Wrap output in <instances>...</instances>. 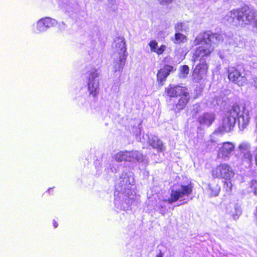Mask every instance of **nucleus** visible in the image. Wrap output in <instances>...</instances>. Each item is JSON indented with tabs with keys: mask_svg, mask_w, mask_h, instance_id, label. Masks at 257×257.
I'll use <instances>...</instances> for the list:
<instances>
[{
	"mask_svg": "<svg viewBox=\"0 0 257 257\" xmlns=\"http://www.w3.org/2000/svg\"><path fill=\"white\" fill-rule=\"evenodd\" d=\"M237 119L239 127L240 130H243L248 125L249 120L248 112L244 107H240L238 105L232 106L223 118L222 126L219 127L218 130L215 131L211 136V142H216L213 138L217 134L218 132L223 133L230 131L233 127Z\"/></svg>",
	"mask_w": 257,
	"mask_h": 257,
	"instance_id": "f03ea898",
	"label": "nucleus"
},
{
	"mask_svg": "<svg viewBox=\"0 0 257 257\" xmlns=\"http://www.w3.org/2000/svg\"><path fill=\"white\" fill-rule=\"evenodd\" d=\"M228 78L230 81L242 86L247 81L246 78L241 75V73L235 68L229 67L228 68Z\"/></svg>",
	"mask_w": 257,
	"mask_h": 257,
	"instance_id": "1a4fd4ad",
	"label": "nucleus"
},
{
	"mask_svg": "<svg viewBox=\"0 0 257 257\" xmlns=\"http://www.w3.org/2000/svg\"><path fill=\"white\" fill-rule=\"evenodd\" d=\"M220 190V187L217 184L212 183L208 185V191L212 197L218 196Z\"/></svg>",
	"mask_w": 257,
	"mask_h": 257,
	"instance_id": "4be33fe9",
	"label": "nucleus"
},
{
	"mask_svg": "<svg viewBox=\"0 0 257 257\" xmlns=\"http://www.w3.org/2000/svg\"><path fill=\"white\" fill-rule=\"evenodd\" d=\"M126 151H120L113 157L114 159L117 162L127 161Z\"/></svg>",
	"mask_w": 257,
	"mask_h": 257,
	"instance_id": "b1692460",
	"label": "nucleus"
},
{
	"mask_svg": "<svg viewBox=\"0 0 257 257\" xmlns=\"http://www.w3.org/2000/svg\"><path fill=\"white\" fill-rule=\"evenodd\" d=\"M241 158L243 162H246L248 166L250 165L252 162V155L250 151L241 153Z\"/></svg>",
	"mask_w": 257,
	"mask_h": 257,
	"instance_id": "393cba45",
	"label": "nucleus"
},
{
	"mask_svg": "<svg viewBox=\"0 0 257 257\" xmlns=\"http://www.w3.org/2000/svg\"><path fill=\"white\" fill-rule=\"evenodd\" d=\"M167 95L170 97L181 96L188 91L187 89L179 85H170L166 89Z\"/></svg>",
	"mask_w": 257,
	"mask_h": 257,
	"instance_id": "9b49d317",
	"label": "nucleus"
},
{
	"mask_svg": "<svg viewBox=\"0 0 257 257\" xmlns=\"http://www.w3.org/2000/svg\"><path fill=\"white\" fill-rule=\"evenodd\" d=\"M231 168L227 164H221L212 170V175L214 178L230 179L234 176Z\"/></svg>",
	"mask_w": 257,
	"mask_h": 257,
	"instance_id": "0eeeda50",
	"label": "nucleus"
},
{
	"mask_svg": "<svg viewBox=\"0 0 257 257\" xmlns=\"http://www.w3.org/2000/svg\"><path fill=\"white\" fill-rule=\"evenodd\" d=\"M51 189H52V188H49V189H48V191L49 192Z\"/></svg>",
	"mask_w": 257,
	"mask_h": 257,
	"instance_id": "a19ab883",
	"label": "nucleus"
},
{
	"mask_svg": "<svg viewBox=\"0 0 257 257\" xmlns=\"http://www.w3.org/2000/svg\"><path fill=\"white\" fill-rule=\"evenodd\" d=\"M57 21L50 17H45L39 19L34 27L33 32L39 34L46 32L49 28L55 26Z\"/></svg>",
	"mask_w": 257,
	"mask_h": 257,
	"instance_id": "6e6552de",
	"label": "nucleus"
},
{
	"mask_svg": "<svg viewBox=\"0 0 257 257\" xmlns=\"http://www.w3.org/2000/svg\"><path fill=\"white\" fill-rule=\"evenodd\" d=\"M189 72V68L187 65H184L180 67V73L179 74V77L185 78L187 77V75Z\"/></svg>",
	"mask_w": 257,
	"mask_h": 257,
	"instance_id": "a878e982",
	"label": "nucleus"
},
{
	"mask_svg": "<svg viewBox=\"0 0 257 257\" xmlns=\"http://www.w3.org/2000/svg\"><path fill=\"white\" fill-rule=\"evenodd\" d=\"M214 119V114L212 113H205L199 117V122L202 124L209 126Z\"/></svg>",
	"mask_w": 257,
	"mask_h": 257,
	"instance_id": "a211bd4d",
	"label": "nucleus"
},
{
	"mask_svg": "<svg viewBox=\"0 0 257 257\" xmlns=\"http://www.w3.org/2000/svg\"><path fill=\"white\" fill-rule=\"evenodd\" d=\"M173 70V67L170 65H165L157 73V79L160 83L165 81L170 73Z\"/></svg>",
	"mask_w": 257,
	"mask_h": 257,
	"instance_id": "4468645a",
	"label": "nucleus"
},
{
	"mask_svg": "<svg viewBox=\"0 0 257 257\" xmlns=\"http://www.w3.org/2000/svg\"><path fill=\"white\" fill-rule=\"evenodd\" d=\"M159 4L161 5H167L172 3L173 0H158Z\"/></svg>",
	"mask_w": 257,
	"mask_h": 257,
	"instance_id": "2f4dec72",
	"label": "nucleus"
},
{
	"mask_svg": "<svg viewBox=\"0 0 257 257\" xmlns=\"http://www.w3.org/2000/svg\"><path fill=\"white\" fill-rule=\"evenodd\" d=\"M193 185L191 183L187 185H181L174 186L171 189L170 197L167 200L169 204H172L184 197L190 195L193 190Z\"/></svg>",
	"mask_w": 257,
	"mask_h": 257,
	"instance_id": "39448f33",
	"label": "nucleus"
},
{
	"mask_svg": "<svg viewBox=\"0 0 257 257\" xmlns=\"http://www.w3.org/2000/svg\"><path fill=\"white\" fill-rule=\"evenodd\" d=\"M176 32H187L189 30V25L187 22H178L174 26Z\"/></svg>",
	"mask_w": 257,
	"mask_h": 257,
	"instance_id": "412c9836",
	"label": "nucleus"
},
{
	"mask_svg": "<svg viewBox=\"0 0 257 257\" xmlns=\"http://www.w3.org/2000/svg\"><path fill=\"white\" fill-rule=\"evenodd\" d=\"M59 7L63 9L67 12H69L71 11V7L69 4H68L66 2L63 1L62 3H60L59 4Z\"/></svg>",
	"mask_w": 257,
	"mask_h": 257,
	"instance_id": "c85d7f7f",
	"label": "nucleus"
},
{
	"mask_svg": "<svg viewBox=\"0 0 257 257\" xmlns=\"http://www.w3.org/2000/svg\"><path fill=\"white\" fill-rule=\"evenodd\" d=\"M164 254L162 252H160V253L158 254L156 257H163Z\"/></svg>",
	"mask_w": 257,
	"mask_h": 257,
	"instance_id": "c9c22d12",
	"label": "nucleus"
},
{
	"mask_svg": "<svg viewBox=\"0 0 257 257\" xmlns=\"http://www.w3.org/2000/svg\"><path fill=\"white\" fill-rule=\"evenodd\" d=\"M62 25L61 26H59V27H60V29H64L66 28V26H65V24L64 23H63V22L62 23Z\"/></svg>",
	"mask_w": 257,
	"mask_h": 257,
	"instance_id": "f704fd0d",
	"label": "nucleus"
},
{
	"mask_svg": "<svg viewBox=\"0 0 257 257\" xmlns=\"http://www.w3.org/2000/svg\"><path fill=\"white\" fill-rule=\"evenodd\" d=\"M238 149L241 153L249 151L250 146L247 143H241L238 147Z\"/></svg>",
	"mask_w": 257,
	"mask_h": 257,
	"instance_id": "cd10ccee",
	"label": "nucleus"
},
{
	"mask_svg": "<svg viewBox=\"0 0 257 257\" xmlns=\"http://www.w3.org/2000/svg\"><path fill=\"white\" fill-rule=\"evenodd\" d=\"M99 73L97 69H92L89 72L88 76V88L89 93L95 96L99 92Z\"/></svg>",
	"mask_w": 257,
	"mask_h": 257,
	"instance_id": "423d86ee",
	"label": "nucleus"
},
{
	"mask_svg": "<svg viewBox=\"0 0 257 257\" xmlns=\"http://www.w3.org/2000/svg\"><path fill=\"white\" fill-rule=\"evenodd\" d=\"M250 83L251 85L257 88V77H253L250 80Z\"/></svg>",
	"mask_w": 257,
	"mask_h": 257,
	"instance_id": "473e14b6",
	"label": "nucleus"
},
{
	"mask_svg": "<svg viewBox=\"0 0 257 257\" xmlns=\"http://www.w3.org/2000/svg\"><path fill=\"white\" fill-rule=\"evenodd\" d=\"M113 47H115L118 55H125L126 45L125 39L123 37H117L115 40Z\"/></svg>",
	"mask_w": 257,
	"mask_h": 257,
	"instance_id": "ddd939ff",
	"label": "nucleus"
},
{
	"mask_svg": "<svg viewBox=\"0 0 257 257\" xmlns=\"http://www.w3.org/2000/svg\"><path fill=\"white\" fill-rule=\"evenodd\" d=\"M207 67L205 64L201 63L197 65L193 70L192 76L196 81L201 80L205 75Z\"/></svg>",
	"mask_w": 257,
	"mask_h": 257,
	"instance_id": "f8f14e48",
	"label": "nucleus"
},
{
	"mask_svg": "<svg viewBox=\"0 0 257 257\" xmlns=\"http://www.w3.org/2000/svg\"><path fill=\"white\" fill-rule=\"evenodd\" d=\"M160 212H161V213H162L163 214H164V213H163V210H162L161 209H160Z\"/></svg>",
	"mask_w": 257,
	"mask_h": 257,
	"instance_id": "ea45409f",
	"label": "nucleus"
},
{
	"mask_svg": "<svg viewBox=\"0 0 257 257\" xmlns=\"http://www.w3.org/2000/svg\"><path fill=\"white\" fill-rule=\"evenodd\" d=\"M250 187L252 189L254 195H257V181L252 180L250 183Z\"/></svg>",
	"mask_w": 257,
	"mask_h": 257,
	"instance_id": "7c9ffc66",
	"label": "nucleus"
},
{
	"mask_svg": "<svg viewBox=\"0 0 257 257\" xmlns=\"http://www.w3.org/2000/svg\"><path fill=\"white\" fill-rule=\"evenodd\" d=\"M189 98L190 96L188 91H187L185 94H183L176 104V108L178 110L183 109L188 103Z\"/></svg>",
	"mask_w": 257,
	"mask_h": 257,
	"instance_id": "aec40b11",
	"label": "nucleus"
},
{
	"mask_svg": "<svg viewBox=\"0 0 257 257\" xmlns=\"http://www.w3.org/2000/svg\"><path fill=\"white\" fill-rule=\"evenodd\" d=\"M228 43H229V44H231V42L230 41H229V42H228Z\"/></svg>",
	"mask_w": 257,
	"mask_h": 257,
	"instance_id": "79ce46f5",
	"label": "nucleus"
},
{
	"mask_svg": "<svg viewBox=\"0 0 257 257\" xmlns=\"http://www.w3.org/2000/svg\"><path fill=\"white\" fill-rule=\"evenodd\" d=\"M198 107H199V106H198V105H194V107H195L194 109H198Z\"/></svg>",
	"mask_w": 257,
	"mask_h": 257,
	"instance_id": "58836bf2",
	"label": "nucleus"
},
{
	"mask_svg": "<svg viewBox=\"0 0 257 257\" xmlns=\"http://www.w3.org/2000/svg\"><path fill=\"white\" fill-rule=\"evenodd\" d=\"M234 149V145L230 142H225L220 145L217 152V157L226 159L230 155Z\"/></svg>",
	"mask_w": 257,
	"mask_h": 257,
	"instance_id": "9d476101",
	"label": "nucleus"
},
{
	"mask_svg": "<svg viewBox=\"0 0 257 257\" xmlns=\"http://www.w3.org/2000/svg\"><path fill=\"white\" fill-rule=\"evenodd\" d=\"M223 40V36L221 34L207 33L200 34L194 40L193 45L196 46L201 44L202 45L198 47L195 51L193 56V61L195 62L201 60L210 55L214 49L211 43L218 44Z\"/></svg>",
	"mask_w": 257,
	"mask_h": 257,
	"instance_id": "20e7f679",
	"label": "nucleus"
},
{
	"mask_svg": "<svg viewBox=\"0 0 257 257\" xmlns=\"http://www.w3.org/2000/svg\"><path fill=\"white\" fill-rule=\"evenodd\" d=\"M234 211H231V214L234 219H237L238 216L241 214V210L240 206L237 205H234Z\"/></svg>",
	"mask_w": 257,
	"mask_h": 257,
	"instance_id": "bb28decb",
	"label": "nucleus"
},
{
	"mask_svg": "<svg viewBox=\"0 0 257 257\" xmlns=\"http://www.w3.org/2000/svg\"><path fill=\"white\" fill-rule=\"evenodd\" d=\"M224 20L238 28H243L253 23L257 32V11L248 6L228 12L225 16Z\"/></svg>",
	"mask_w": 257,
	"mask_h": 257,
	"instance_id": "7ed1b4c3",
	"label": "nucleus"
},
{
	"mask_svg": "<svg viewBox=\"0 0 257 257\" xmlns=\"http://www.w3.org/2000/svg\"><path fill=\"white\" fill-rule=\"evenodd\" d=\"M255 164L257 166V148H256V153L255 155Z\"/></svg>",
	"mask_w": 257,
	"mask_h": 257,
	"instance_id": "4c0bfd02",
	"label": "nucleus"
},
{
	"mask_svg": "<svg viewBox=\"0 0 257 257\" xmlns=\"http://www.w3.org/2000/svg\"><path fill=\"white\" fill-rule=\"evenodd\" d=\"M151 51L156 53L158 55H161L165 51L166 46L165 45H162L159 48L158 47V43L156 40H152L149 43Z\"/></svg>",
	"mask_w": 257,
	"mask_h": 257,
	"instance_id": "6ab92c4d",
	"label": "nucleus"
},
{
	"mask_svg": "<svg viewBox=\"0 0 257 257\" xmlns=\"http://www.w3.org/2000/svg\"><path fill=\"white\" fill-rule=\"evenodd\" d=\"M126 155L128 162H143L144 161V157L143 154L137 151H126Z\"/></svg>",
	"mask_w": 257,
	"mask_h": 257,
	"instance_id": "f3484780",
	"label": "nucleus"
},
{
	"mask_svg": "<svg viewBox=\"0 0 257 257\" xmlns=\"http://www.w3.org/2000/svg\"><path fill=\"white\" fill-rule=\"evenodd\" d=\"M148 138V143L154 149H157L158 151L163 152L165 150V147L162 142L156 136H153L151 138L148 136H146Z\"/></svg>",
	"mask_w": 257,
	"mask_h": 257,
	"instance_id": "dca6fc26",
	"label": "nucleus"
},
{
	"mask_svg": "<svg viewBox=\"0 0 257 257\" xmlns=\"http://www.w3.org/2000/svg\"><path fill=\"white\" fill-rule=\"evenodd\" d=\"M224 189H225L226 191L229 193L232 190V184L230 182L225 181L223 186Z\"/></svg>",
	"mask_w": 257,
	"mask_h": 257,
	"instance_id": "c756f323",
	"label": "nucleus"
},
{
	"mask_svg": "<svg viewBox=\"0 0 257 257\" xmlns=\"http://www.w3.org/2000/svg\"><path fill=\"white\" fill-rule=\"evenodd\" d=\"M126 55H117L113 62V68L115 72L122 71L126 61Z\"/></svg>",
	"mask_w": 257,
	"mask_h": 257,
	"instance_id": "2eb2a0df",
	"label": "nucleus"
},
{
	"mask_svg": "<svg viewBox=\"0 0 257 257\" xmlns=\"http://www.w3.org/2000/svg\"><path fill=\"white\" fill-rule=\"evenodd\" d=\"M53 226L55 228H56L58 226V223L55 220H53Z\"/></svg>",
	"mask_w": 257,
	"mask_h": 257,
	"instance_id": "e433bc0d",
	"label": "nucleus"
},
{
	"mask_svg": "<svg viewBox=\"0 0 257 257\" xmlns=\"http://www.w3.org/2000/svg\"><path fill=\"white\" fill-rule=\"evenodd\" d=\"M166 201H163L161 202L160 204L159 205V207L161 208H162L164 206H165V204L166 203Z\"/></svg>",
	"mask_w": 257,
	"mask_h": 257,
	"instance_id": "72a5a7b5",
	"label": "nucleus"
},
{
	"mask_svg": "<svg viewBox=\"0 0 257 257\" xmlns=\"http://www.w3.org/2000/svg\"><path fill=\"white\" fill-rule=\"evenodd\" d=\"M174 44H180L186 42L187 37L180 32H176L174 35V38L172 39Z\"/></svg>",
	"mask_w": 257,
	"mask_h": 257,
	"instance_id": "5701e85b",
	"label": "nucleus"
},
{
	"mask_svg": "<svg viewBox=\"0 0 257 257\" xmlns=\"http://www.w3.org/2000/svg\"><path fill=\"white\" fill-rule=\"evenodd\" d=\"M135 179L131 172H123L116 180L114 191V204L117 208L125 210L134 199L132 186Z\"/></svg>",
	"mask_w": 257,
	"mask_h": 257,
	"instance_id": "f257e3e1",
	"label": "nucleus"
}]
</instances>
